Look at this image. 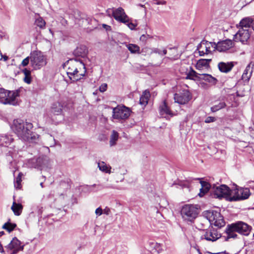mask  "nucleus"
Returning <instances> with one entry per match:
<instances>
[{
  "label": "nucleus",
  "mask_w": 254,
  "mask_h": 254,
  "mask_svg": "<svg viewBox=\"0 0 254 254\" xmlns=\"http://www.w3.org/2000/svg\"><path fill=\"white\" fill-rule=\"evenodd\" d=\"M18 137L29 142H35L38 139V135L31 131L33 125L31 123L24 122L20 119L14 120L11 127Z\"/></svg>",
  "instance_id": "obj_1"
},
{
  "label": "nucleus",
  "mask_w": 254,
  "mask_h": 254,
  "mask_svg": "<svg viewBox=\"0 0 254 254\" xmlns=\"http://www.w3.org/2000/svg\"><path fill=\"white\" fill-rule=\"evenodd\" d=\"M181 214L184 221L191 222L198 214V206L195 204H185L181 209Z\"/></svg>",
  "instance_id": "obj_2"
},
{
  "label": "nucleus",
  "mask_w": 254,
  "mask_h": 254,
  "mask_svg": "<svg viewBox=\"0 0 254 254\" xmlns=\"http://www.w3.org/2000/svg\"><path fill=\"white\" fill-rule=\"evenodd\" d=\"M19 96L18 91H8L0 89V103L3 104L14 105L16 97Z\"/></svg>",
  "instance_id": "obj_3"
},
{
  "label": "nucleus",
  "mask_w": 254,
  "mask_h": 254,
  "mask_svg": "<svg viewBox=\"0 0 254 254\" xmlns=\"http://www.w3.org/2000/svg\"><path fill=\"white\" fill-rule=\"evenodd\" d=\"M46 60L41 52L34 51L30 55V64L34 69H40L46 64Z\"/></svg>",
  "instance_id": "obj_4"
},
{
  "label": "nucleus",
  "mask_w": 254,
  "mask_h": 254,
  "mask_svg": "<svg viewBox=\"0 0 254 254\" xmlns=\"http://www.w3.org/2000/svg\"><path fill=\"white\" fill-rule=\"evenodd\" d=\"M24 247V245L16 237H14L5 248L9 254H16L23 251Z\"/></svg>",
  "instance_id": "obj_5"
},
{
  "label": "nucleus",
  "mask_w": 254,
  "mask_h": 254,
  "mask_svg": "<svg viewBox=\"0 0 254 254\" xmlns=\"http://www.w3.org/2000/svg\"><path fill=\"white\" fill-rule=\"evenodd\" d=\"M239 28L238 32L234 35V40L236 42H241L243 44H247L250 40L252 31L246 29Z\"/></svg>",
  "instance_id": "obj_6"
},
{
  "label": "nucleus",
  "mask_w": 254,
  "mask_h": 254,
  "mask_svg": "<svg viewBox=\"0 0 254 254\" xmlns=\"http://www.w3.org/2000/svg\"><path fill=\"white\" fill-rule=\"evenodd\" d=\"M130 116V110L126 107L118 106L113 108V118L119 120H126Z\"/></svg>",
  "instance_id": "obj_7"
},
{
  "label": "nucleus",
  "mask_w": 254,
  "mask_h": 254,
  "mask_svg": "<svg viewBox=\"0 0 254 254\" xmlns=\"http://www.w3.org/2000/svg\"><path fill=\"white\" fill-rule=\"evenodd\" d=\"M208 217L209 221L216 226L222 227L225 224L223 216L216 211L209 212Z\"/></svg>",
  "instance_id": "obj_8"
},
{
  "label": "nucleus",
  "mask_w": 254,
  "mask_h": 254,
  "mask_svg": "<svg viewBox=\"0 0 254 254\" xmlns=\"http://www.w3.org/2000/svg\"><path fill=\"white\" fill-rule=\"evenodd\" d=\"M231 224L232 229H235L237 232L244 236H248L252 229L251 226L242 221H238Z\"/></svg>",
  "instance_id": "obj_9"
},
{
  "label": "nucleus",
  "mask_w": 254,
  "mask_h": 254,
  "mask_svg": "<svg viewBox=\"0 0 254 254\" xmlns=\"http://www.w3.org/2000/svg\"><path fill=\"white\" fill-rule=\"evenodd\" d=\"M214 197L215 198H225L226 200L229 192V187L225 185L213 186L212 190Z\"/></svg>",
  "instance_id": "obj_10"
},
{
  "label": "nucleus",
  "mask_w": 254,
  "mask_h": 254,
  "mask_svg": "<svg viewBox=\"0 0 254 254\" xmlns=\"http://www.w3.org/2000/svg\"><path fill=\"white\" fill-rule=\"evenodd\" d=\"M174 98L175 102L184 105L191 99V95L188 90H183L179 93H175Z\"/></svg>",
  "instance_id": "obj_11"
},
{
  "label": "nucleus",
  "mask_w": 254,
  "mask_h": 254,
  "mask_svg": "<svg viewBox=\"0 0 254 254\" xmlns=\"http://www.w3.org/2000/svg\"><path fill=\"white\" fill-rule=\"evenodd\" d=\"M112 14L114 18L118 21L123 23H127L128 21V17L122 7L113 8Z\"/></svg>",
  "instance_id": "obj_12"
},
{
  "label": "nucleus",
  "mask_w": 254,
  "mask_h": 254,
  "mask_svg": "<svg viewBox=\"0 0 254 254\" xmlns=\"http://www.w3.org/2000/svg\"><path fill=\"white\" fill-rule=\"evenodd\" d=\"M215 45V43L202 40L197 47V50L198 51L199 56H203L205 54H209L211 52V47L214 48Z\"/></svg>",
  "instance_id": "obj_13"
},
{
  "label": "nucleus",
  "mask_w": 254,
  "mask_h": 254,
  "mask_svg": "<svg viewBox=\"0 0 254 254\" xmlns=\"http://www.w3.org/2000/svg\"><path fill=\"white\" fill-rule=\"evenodd\" d=\"M235 45L234 42L230 39H226L215 43L214 49L220 52L228 51Z\"/></svg>",
  "instance_id": "obj_14"
},
{
  "label": "nucleus",
  "mask_w": 254,
  "mask_h": 254,
  "mask_svg": "<svg viewBox=\"0 0 254 254\" xmlns=\"http://www.w3.org/2000/svg\"><path fill=\"white\" fill-rule=\"evenodd\" d=\"M83 62L77 59H71L67 61L66 63V65L67 66V74L69 77L70 75L73 73L74 70L75 68L78 67L79 69L82 67V64Z\"/></svg>",
  "instance_id": "obj_15"
},
{
  "label": "nucleus",
  "mask_w": 254,
  "mask_h": 254,
  "mask_svg": "<svg viewBox=\"0 0 254 254\" xmlns=\"http://www.w3.org/2000/svg\"><path fill=\"white\" fill-rule=\"evenodd\" d=\"M86 72V70L85 66L83 63L82 64V67H80L79 69L78 67L75 68L73 73L71 74V75H70L68 77L73 81H78L81 79L85 75Z\"/></svg>",
  "instance_id": "obj_16"
},
{
  "label": "nucleus",
  "mask_w": 254,
  "mask_h": 254,
  "mask_svg": "<svg viewBox=\"0 0 254 254\" xmlns=\"http://www.w3.org/2000/svg\"><path fill=\"white\" fill-rule=\"evenodd\" d=\"M220 237V234L218 233L216 230L212 228L207 230L202 237V238H204L208 241L214 242Z\"/></svg>",
  "instance_id": "obj_17"
},
{
  "label": "nucleus",
  "mask_w": 254,
  "mask_h": 254,
  "mask_svg": "<svg viewBox=\"0 0 254 254\" xmlns=\"http://www.w3.org/2000/svg\"><path fill=\"white\" fill-rule=\"evenodd\" d=\"M253 19L250 17H247L243 18L240 22L239 25H237V27L240 28L246 29L252 31L251 26L253 24Z\"/></svg>",
  "instance_id": "obj_18"
},
{
  "label": "nucleus",
  "mask_w": 254,
  "mask_h": 254,
  "mask_svg": "<svg viewBox=\"0 0 254 254\" xmlns=\"http://www.w3.org/2000/svg\"><path fill=\"white\" fill-rule=\"evenodd\" d=\"M238 195L234 200H244L247 199L250 195V190L248 188H238Z\"/></svg>",
  "instance_id": "obj_19"
},
{
  "label": "nucleus",
  "mask_w": 254,
  "mask_h": 254,
  "mask_svg": "<svg viewBox=\"0 0 254 254\" xmlns=\"http://www.w3.org/2000/svg\"><path fill=\"white\" fill-rule=\"evenodd\" d=\"M226 106L224 98H219L218 100L214 102V105L211 107V111L212 112H216L224 108Z\"/></svg>",
  "instance_id": "obj_20"
},
{
  "label": "nucleus",
  "mask_w": 254,
  "mask_h": 254,
  "mask_svg": "<svg viewBox=\"0 0 254 254\" xmlns=\"http://www.w3.org/2000/svg\"><path fill=\"white\" fill-rule=\"evenodd\" d=\"M63 106L59 102H55L53 103L51 107L50 110L48 112V115L49 116L51 114L59 115L61 113L62 111Z\"/></svg>",
  "instance_id": "obj_21"
},
{
  "label": "nucleus",
  "mask_w": 254,
  "mask_h": 254,
  "mask_svg": "<svg viewBox=\"0 0 254 254\" xmlns=\"http://www.w3.org/2000/svg\"><path fill=\"white\" fill-rule=\"evenodd\" d=\"M88 53L87 47L84 45H81L76 48L73 52V54L76 57L84 58L86 56Z\"/></svg>",
  "instance_id": "obj_22"
},
{
  "label": "nucleus",
  "mask_w": 254,
  "mask_h": 254,
  "mask_svg": "<svg viewBox=\"0 0 254 254\" xmlns=\"http://www.w3.org/2000/svg\"><path fill=\"white\" fill-rule=\"evenodd\" d=\"M233 66L234 64L232 63H225L224 62H220L218 65L219 69L223 72H228L230 71Z\"/></svg>",
  "instance_id": "obj_23"
},
{
  "label": "nucleus",
  "mask_w": 254,
  "mask_h": 254,
  "mask_svg": "<svg viewBox=\"0 0 254 254\" xmlns=\"http://www.w3.org/2000/svg\"><path fill=\"white\" fill-rule=\"evenodd\" d=\"M160 113L162 116L163 115H170L173 116L172 111L168 107L166 101H164L159 108Z\"/></svg>",
  "instance_id": "obj_24"
},
{
  "label": "nucleus",
  "mask_w": 254,
  "mask_h": 254,
  "mask_svg": "<svg viewBox=\"0 0 254 254\" xmlns=\"http://www.w3.org/2000/svg\"><path fill=\"white\" fill-rule=\"evenodd\" d=\"M13 140V138L9 135H0V145L7 146Z\"/></svg>",
  "instance_id": "obj_25"
},
{
  "label": "nucleus",
  "mask_w": 254,
  "mask_h": 254,
  "mask_svg": "<svg viewBox=\"0 0 254 254\" xmlns=\"http://www.w3.org/2000/svg\"><path fill=\"white\" fill-rule=\"evenodd\" d=\"M199 74L190 67V70L186 73L187 76L186 78L193 80H199Z\"/></svg>",
  "instance_id": "obj_26"
},
{
  "label": "nucleus",
  "mask_w": 254,
  "mask_h": 254,
  "mask_svg": "<svg viewBox=\"0 0 254 254\" xmlns=\"http://www.w3.org/2000/svg\"><path fill=\"white\" fill-rule=\"evenodd\" d=\"M238 187L236 186L235 189L232 190L230 189L229 188V192L227 195V200L229 201H238V200L233 199L238 195Z\"/></svg>",
  "instance_id": "obj_27"
},
{
  "label": "nucleus",
  "mask_w": 254,
  "mask_h": 254,
  "mask_svg": "<svg viewBox=\"0 0 254 254\" xmlns=\"http://www.w3.org/2000/svg\"><path fill=\"white\" fill-rule=\"evenodd\" d=\"M200 183L201 188L200 189V193H199V195L201 197L208 192L211 186L210 184L205 181H200Z\"/></svg>",
  "instance_id": "obj_28"
},
{
  "label": "nucleus",
  "mask_w": 254,
  "mask_h": 254,
  "mask_svg": "<svg viewBox=\"0 0 254 254\" xmlns=\"http://www.w3.org/2000/svg\"><path fill=\"white\" fill-rule=\"evenodd\" d=\"M11 209L14 215L19 216L22 212L23 206L21 204L17 203L15 201H13Z\"/></svg>",
  "instance_id": "obj_29"
},
{
  "label": "nucleus",
  "mask_w": 254,
  "mask_h": 254,
  "mask_svg": "<svg viewBox=\"0 0 254 254\" xmlns=\"http://www.w3.org/2000/svg\"><path fill=\"white\" fill-rule=\"evenodd\" d=\"M150 97V94L148 90H146L143 92L140 98L139 103L141 105L146 106L148 102V100Z\"/></svg>",
  "instance_id": "obj_30"
},
{
  "label": "nucleus",
  "mask_w": 254,
  "mask_h": 254,
  "mask_svg": "<svg viewBox=\"0 0 254 254\" xmlns=\"http://www.w3.org/2000/svg\"><path fill=\"white\" fill-rule=\"evenodd\" d=\"M199 80H204L212 84H215L216 83V79L208 74H199Z\"/></svg>",
  "instance_id": "obj_31"
},
{
  "label": "nucleus",
  "mask_w": 254,
  "mask_h": 254,
  "mask_svg": "<svg viewBox=\"0 0 254 254\" xmlns=\"http://www.w3.org/2000/svg\"><path fill=\"white\" fill-rule=\"evenodd\" d=\"M226 232L227 234V238H237V234L236 233L237 231L235 229H232V224L228 225L227 226V227L226 229Z\"/></svg>",
  "instance_id": "obj_32"
},
{
  "label": "nucleus",
  "mask_w": 254,
  "mask_h": 254,
  "mask_svg": "<svg viewBox=\"0 0 254 254\" xmlns=\"http://www.w3.org/2000/svg\"><path fill=\"white\" fill-rule=\"evenodd\" d=\"M211 61V59H200L196 63V68L197 69H200L203 67H207Z\"/></svg>",
  "instance_id": "obj_33"
},
{
  "label": "nucleus",
  "mask_w": 254,
  "mask_h": 254,
  "mask_svg": "<svg viewBox=\"0 0 254 254\" xmlns=\"http://www.w3.org/2000/svg\"><path fill=\"white\" fill-rule=\"evenodd\" d=\"M252 73V70H251V66L248 65L245 69L243 74L242 76V78L245 81H249Z\"/></svg>",
  "instance_id": "obj_34"
},
{
  "label": "nucleus",
  "mask_w": 254,
  "mask_h": 254,
  "mask_svg": "<svg viewBox=\"0 0 254 254\" xmlns=\"http://www.w3.org/2000/svg\"><path fill=\"white\" fill-rule=\"evenodd\" d=\"M119 138V133L117 131L113 130L110 136V145L111 146H114L116 144L117 141Z\"/></svg>",
  "instance_id": "obj_35"
},
{
  "label": "nucleus",
  "mask_w": 254,
  "mask_h": 254,
  "mask_svg": "<svg viewBox=\"0 0 254 254\" xmlns=\"http://www.w3.org/2000/svg\"><path fill=\"white\" fill-rule=\"evenodd\" d=\"M98 166L100 170L103 172L109 174L111 172V167L110 166H107L104 162L98 163Z\"/></svg>",
  "instance_id": "obj_36"
},
{
  "label": "nucleus",
  "mask_w": 254,
  "mask_h": 254,
  "mask_svg": "<svg viewBox=\"0 0 254 254\" xmlns=\"http://www.w3.org/2000/svg\"><path fill=\"white\" fill-rule=\"evenodd\" d=\"M32 161L33 163L36 164V165H33V167L34 168L41 169V168L44 165L45 160L43 158L39 157L36 159H33Z\"/></svg>",
  "instance_id": "obj_37"
},
{
  "label": "nucleus",
  "mask_w": 254,
  "mask_h": 254,
  "mask_svg": "<svg viewBox=\"0 0 254 254\" xmlns=\"http://www.w3.org/2000/svg\"><path fill=\"white\" fill-rule=\"evenodd\" d=\"M127 48L132 54L139 53L140 48L137 45L129 44L127 45Z\"/></svg>",
  "instance_id": "obj_38"
},
{
  "label": "nucleus",
  "mask_w": 254,
  "mask_h": 254,
  "mask_svg": "<svg viewBox=\"0 0 254 254\" xmlns=\"http://www.w3.org/2000/svg\"><path fill=\"white\" fill-rule=\"evenodd\" d=\"M16 227V224L15 223H11L9 222H7L4 224L2 228L3 229L6 230L8 232L12 231Z\"/></svg>",
  "instance_id": "obj_39"
},
{
  "label": "nucleus",
  "mask_w": 254,
  "mask_h": 254,
  "mask_svg": "<svg viewBox=\"0 0 254 254\" xmlns=\"http://www.w3.org/2000/svg\"><path fill=\"white\" fill-rule=\"evenodd\" d=\"M23 176V174L22 173H19L18 175L15 179V181H14V187L16 189H20L21 188V182L22 181L21 177Z\"/></svg>",
  "instance_id": "obj_40"
},
{
  "label": "nucleus",
  "mask_w": 254,
  "mask_h": 254,
  "mask_svg": "<svg viewBox=\"0 0 254 254\" xmlns=\"http://www.w3.org/2000/svg\"><path fill=\"white\" fill-rule=\"evenodd\" d=\"M35 24L40 28H44L45 26L46 22L42 18L39 17L36 19Z\"/></svg>",
  "instance_id": "obj_41"
},
{
  "label": "nucleus",
  "mask_w": 254,
  "mask_h": 254,
  "mask_svg": "<svg viewBox=\"0 0 254 254\" xmlns=\"http://www.w3.org/2000/svg\"><path fill=\"white\" fill-rule=\"evenodd\" d=\"M150 54L155 53V54H158L159 55H162V51L158 48H154L150 49Z\"/></svg>",
  "instance_id": "obj_42"
},
{
  "label": "nucleus",
  "mask_w": 254,
  "mask_h": 254,
  "mask_svg": "<svg viewBox=\"0 0 254 254\" xmlns=\"http://www.w3.org/2000/svg\"><path fill=\"white\" fill-rule=\"evenodd\" d=\"M125 24H127V26H128V27L131 30L134 29L137 25L136 24H135L132 22H129V19H128V21L127 22V23H125Z\"/></svg>",
  "instance_id": "obj_43"
},
{
  "label": "nucleus",
  "mask_w": 254,
  "mask_h": 254,
  "mask_svg": "<svg viewBox=\"0 0 254 254\" xmlns=\"http://www.w3.org/2000/svg\"><path fill=\"white\" fill-rule=\"evenodd\" d=\"M30 61V56L27 57V58H26L22 61V62L21 63V65L23 66H25L27 65L29 63Z\"/></svg>",
  "instance_id": "obj_44"
},
{
  "label": "nucleus",
  "mask_w": 254,
  "mask_h": 254,
  "mask_svg": "<svg viewBox=\"0 0 254 254\" xmlns=\"http://www.w3.org/2000/svg\"><path fill=\"white\" fill-rule=\"evenodd\" d=\"M216 121V119L213 117H208L206 118L205 120V123H210L212 122H214Z\"/></svg>",
  "instance_id": "obj_45"
},
{
  "label": "nucleus",
  "mask_w": 254,
  "mask_h": 254,
  "mask_svg": "<svg viewBox=\"0 0 254 254\" xmlns=\"http://www.w3.org/2000/svg\"><path fill=\"white\" fill-rule=\"evenodd\" d=\"M107 89V84L106 83H103L99 87V91L101 92L106 91Z\"/></svg>",
  "instance_id": "obj_46"
},
{
  "label": "nucleus",
  "mask_w": 254,
  "mask_h": 254,
  "mask_svg": "<svg viewBox=\"0 0 254 254\" xmlns=\"http://www.w3.org/2000/svg\"><path fill=\"white\" fill-rule=\"evenodd\" d=\"M23 80L25 83H26L27 84H30L31 82V75L25 76Z\"/></svg>",
  "instance_id": "obj_47"
},
{
  "label": "nucleus",
  "mask_w": 254,
  "mask_h": 254,
  "mask_svg": "<svg viewBox=\"0 0 254 254\" xmlns=\"http://www.w3.org/2000/svg\"><path fill=\"white\" fill-rule=\"evenodd\" d=\"M103 213V211L101 207L97 208L95 210V213L97 216L101 215Z\"/></svg>",
  "instance_id": "obj_48"
},
{
  "label": "nucleus",
  "mask_w": 254,
  "mask_h": 254,
  "mask_svg": "<svg viewBox=\"0 0 254 254\" xmlns=\"http://www.w3.org/2000/svg\"><path fill=\"white\" fill-rule=\"evenodd\" d=\"M22 72L24 73L25 76L31 75V71H30V70L28 69H27V68H24L22 70Z\"/></svg>",
  "instance_id": "obj_49"
},
{
  "label": "nucleus",
  "mask_w": 254,
  "mask_h": 254,
  "mask_svg": "<svg viewBox=\"0 0 254 254\" xmlns=\"http://www.w3.org/2000/svg\"><path fill=\"white\" fill-rule=\"evenodd\" d=\"M149 36L148 35H142L140 37V41H142L143 42H145L147 39V37H148Z\"/></svg>",
  "instance_id": "obj_50"
},
{
  "label": "nucleus",
  "mask_w": 254,
  "mask_h": 254,
  "mask_svg": "<svg viewBox=\"0 0 254 254\" xmlns=\"http://www.w3.org/2000/svg\"><path fill=\"white\" fill-rule=\"evenodd\" d=\"M103 211V213L106 214L107 215H108L109 214L110 211V209L108 208H106Z\"/></svg>",
  "instance_id": "obj_51"
},
{
  "label": "nucleus",
  "mask_w": 254,
  "mask_h": 254,
  "mask_svg": "<svg viewBox=\"0 0 254 254\" xmlns=\"http://www.w3.org/2000/svg\"><path fill=\"white\" fill-rule=\"evenodd\" d=\"M248 183L249 186L254 190V181H249Z\"/></svg>",
  "instance_id": "obj_52"
},
{
  "label": "nucleus",
  "mask_w": 254,
  "mask_h": 254,
  "mask_svg": "<svg viewBox=\"0 0 254 254\" xmlns=\"http://www.w3.org/2000/svg\"><path fill=\"white\" fill-rule=\"evenodd\" d=\"M103 27L106 29V30H108L111 29V27L109 25H107L106 24H103Z\"/></svg>",
  "instance_id": "obj_53"
},
{
  "label": "nucleus",
  "mask_w": 254,
  "mask_h": 254,
  "mask_svg": "<svg viewBox=\"0 0 254 254\" xmlns=\"http://www.w3.org/2000/svg\"><path fill=\"white\" fill-rule=\"evenodd\" d=\"M170 58L174 59V60L177 59L178 58V55L177 54L176 55H170Z\"/></svg>",
  "instance_id": "obj_54"
},
{
  "label": "nucleus",
  "mask_w": 254,
  "mask_h": 254,
  "mask_svg": "<svg viewBox=\"0 0 254 254\" xmlns=\"http://www.w3.org/2000/svg\"><path fill=\"white\" fill-rule=\"evenodd\" d=\"M169 49L171 50H173L174 51L175 54H176L177 53V49L176 47L170 48Z\"/></svg>",
  "instance_id": "obj_55"
},
{
  "label": "nucleus",
  "mask_w": 254,
  "mask_h": 254,
  "mask_svg": "<svg viewBox=\"0 0 254 254\" xmlns=\"http://www.w3.org/2000/svg\"><path fill=\"white\" fill-rule=\"evenodd\" d=\"M179 185L182 186V187H188V185L187 184H185V183H182V182H181L179 184Z\"/></svg>",
  "instance_id": "obj_56"
},
{
  "label": "nucleus",
  "mask_w": 254,
  "mask_h": 254,
  "mask_svg": "<svg viewBox=\"0 0 254 254\" xmlns=\"http://www.w3.org/2000/svg\"><path fill=\"white\" fill-rule=\"evenodd\" d=\"M179 185L182 186V187H188V185L187 184H185V183H182V182H181L179 184Z\"/></svg>",
  "instance_id": "obj_57"
},
{
  "label": "nucleus",
  "mask_w": 254,
  "mask_h": 254,
  "mask_svg": "<svg viewBox=\"0 0 254 254\" xmlns=\"http://www.w3.org/2000/svg\"><path fill=\"white\" fill-rule=\"evenodd\" d=\"M167 50H166V49H164L163 50H162V55H161V56H162V55H166V54H167Z\"/></svg>",
  "instance_id": "obj_58"
},
{
  "label": "nucleus",
  "mask_w": 254,
  "mask_h": 254,
  "mask_svg": "<svg viewBox=\"0 0 254 254\" xmlns=\"http://www.w3.org/2000/svg\"><path fill=\"white\" fill-rule=\"evenodd\" d=\"M0 252H1V253H3L4 252L2 246V245L0 243Z\"/></svg>",
  "instance_id": "obj_59"
},
{
  "label": "nucleus",
  "mask_w": 254,
  "mask_h": 254,
  "mask_svg": "<svg viewBox=\"0 0 254 254\" xmlns=\"http://www.w3.org/2000/svg\"><path fill=\"white\" fill-rule=\"evenodd\" d=\"M251 29L252 30H253L254 31V20H253V24H252Z\"/></svg>",
  "instance_id": "obj_60"
},
{
  "label": "nucleus",
  "mask_w": 254,
  "mask_h": 254,
  "mask_svg": "<svg viewBox=\"0 0 254 254\" xmlns=\"http://www.w3.org/2000/svg\"><path fill=\"white\" fill-rule=\"evenodd\" d=\"M3 59H4V61H7V59H8V57H7V56H5L3 57Z\"/></svg>",
  "instance_id": "obj_61"
},
{
  "label": "nucleus",
  "mask_w": 254,
  "mask_h": 254,
  "mask_svg": "<svg viewBox=\"0 0 254 254\" xmlns=\"http://www.w3.org/2000/svg\"><path fill=\"white\" fill-rule=\"evenodd\" d=\"M3 234H4L3 231L0 232V237L2 236Z\"/></svg>",
  "instance_id": "obj_62"
},
{
  "label": "nucleus",
  "mask_w": 254,
  "mask_h": 254,
  "mask_svg": "<svg viewBox=\"0 0 254 254\" xmlns=\"http://www.w3.org/2000/svg\"><path fill=\"white\" fill-rule=\"evenodd\" d=\"M40 186L42 187V188H43V183L41 182L40 183Z\"/></svg>",
  "instance_id": "obj_63"
},
{
  "label": "nucleus",
  "mask_w": 254,
  "mask_h": 254,
  "mask_svg": "<svg viewBox=\"0 0 254 254\" xmlns=\"http://www.w3.org/2000/svg\"><path fill=\"white\" fill-rule=\"evenodd\" d=\"M160 3H161L160 2H159L157 3V4H160Z\"/></svg>",
  "instance_id": "obj_64"
}]
</instances>
